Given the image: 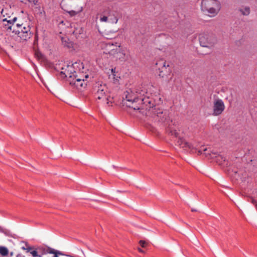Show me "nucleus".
<instances>
[{
	"mask_svg": "<svg viewBox=\"0 0 257 257\" xmlns=\"http://www.w3.org/2000/svg\"><path fill=\"white\" fill-rule=\"evenodd\" d=\"M151 85H141L135 88H128L125 90L123 94V98L132 103L141 100L144 103H150V100H148L150 95L152 94Z\"/></svg>",
	"mask_w": 257,
	"mask_h": 257,
	"instance_id": "nucleus-1",
	"label": "nucleus"
},
{
	"mask_svg": "<svg viewBox=\"0 0 257 257\" xmlns=\"http://www.w3.org/2000/svg\"><path fill=\"white\" fill-rule=\"evenodd\" d=\"M201 12L206 16L212 18L219 13L221 5L217 0H202L200 4Z\"/></svg>",
	"mask_w": 257,
	"mask_h": 257,
	"instance_id": "nucleus-2",
	"label": "nucleus"
},
{
	"mask_svg": "<svg viewBox=\"0 0 257 257\" xmlns=\"http://www.w3.org/2000/svg\"><path fill=\"white\" fill-rule=\"evenodd\" d=\"M61 6L71 17L78 15L83 9L79 0H62Z\"/></svg>",
	"mask_w": 257,
	"mask_h": 257,
	"instance_id": "nucleus-3",
	"label": "nucleus"
},
{
	"mask_svg": "<svg viewBox=\"0 0 257 257\" xmlns=\"http://www.w3.org/2000/svg\"><path fill=\"white\" fill-rule=\"evenodd\" d=\"M95 96L96 99L99 100L102 103H106L109 106L112 103V97L110 90L105 84H98Z\"/></svg>",
	"mask_w": 257,
	"mask_h": 257,
	"instance_id": "nucleus-4",
	"label": "nucleus"
},
{
	"mask_svg": "<svg viewBox=\"0 0 257 257\" xmlns=\"http://www.w3.org/2000/svg\"><path fill=\"white\" fill-rule=\"evenodd\" d=\"M171 135L174 136L176 138H178L177 144L180 148L183 149L186 151H189L193 152L196 149L197 146L195 145V142H190L186 141L183 138H181L178 131L174 128L170 127L168 131Z\"/></svg>",
	"mask_w": 257,
	"mask_h": 257,
	"instance_id": "nucleus-5",
	"label": "nucleus"
},
{
	"mask_svg": "<svg viewBox=\"0 0 257 257\" xmlns=\"http://www.w3.org/2000/svg\"><path fill=\"white\" fill-rule=\"evenodd\" d=\"M16 20V17L13 19H11L10 17L5 18L2 20L3 25L6 29L12 31L16 34H18L19 32H25V29H24L25 26L22 27L21 25L15 24Z\"/></svg>",
	"mask_w": 257,
	"mask_h": 257,
	"instance_id": "nucleus-6",
	"label": "nucleus"
},
{
	"mask_svg": "<svg viewBox=\"0 0 257 257\" xmlns=\"http://www.w3.org/2000/svg\"><path fill=\"white\" fill-rule=\"evenodd\" d=\"M81 68L83 69L82 63L80 62H75L70 65H67L66 68H63L62 69L64 71L61 73H63L66 77H69V79H71L76 76L74 73L80 71Z\"/></svg>",
	"mask_w": 257,
	"mask_h": 257,
	"instance_id": "nucleus-7",
	"label": "nucleus"
},
{
	"mask_svg": "<svg viewBox=\"0 0 257 257\" xmlns=\"http://www.w3.org/2000/svg\"><path fill=\"white\" fill-rule=\"evenodd\" d=\"M159 75L164 78H168L171 75V70L169 65L164 60H159L156 63Z\"/></svg>",
	"mask_w": 257,
	"mask_h": 257,
	"instance_id": "nucleus-8",
	"label": "nucleus"
},
{
	"mask_svg": "<svg viewBox=\"0 0 257 257\" xmlns=\"http://www.w3.org/2000/svg\"><path fill=\"white\" fill-rule=\"evenodd\" d=\"M199 40L202 47L212 48L215 43V40L209 35L202 33L199 35Z\"/></svg>",
	"mask_w": 257,
	"mask_h": 257,
	"instance_id": "nucleus-9",
	"label": "nucleus"
},
{
	"mask_svg": "<svg viewBox=\"0 0 257 257\" xmlns=\"http://www.w3.org/2000/svg\"><path fill=\"white\" fill-rule=\"evenodd\" d=\"M88 77V75L86 74L84 76H75L73 78L69 80V83L71 85L74 86L78 89H81L84 88L86 83L85 82V79Z\"/></svg>",
	"mask_w": 257,
	"mask_h": 257,
	"instance_id": "nucleus-10",
	"label": "nucleus"
},
{
	"mask_svg": "<svg viewBox=\"0 0 257 257\" xmlns=\"http://www.w3.org/2000/svg\"><path fill=\"white\" fill-rule=\"evenodd\" d=\"M225 108L223 102L221 99H216L213 102V112L214 115L220 114Z\"/></svg>",
	"mask_w": 257,
	"mask_h": 257,
	"instance_id": "nucleus-11",
	"label": "nucleus"
},
{
	"mask_svg": "<svg viewBox=\"0 0 257 257\" xmlns=\"http://www.w3.org/2000/svg\"><path fill=\"white\" fill-rule=\"evenodd\" d=\"M119 44V43H117L115 44L110 43L102 44V48L103 49V52L113 56L115 52V49H116Z\"/></svg>",
	"mask_w": 257,
	"mask_h": 257,
	"instance_id": "nucleus-12",
	"label": "nucleus"
},
{
	"mask_svg": "<svg viewBox=\"0 0 257 257\" xmlns=\"http://www.w3.org/2000/svg\"><path fill=\"white\" fill-rule=\"evenodd\" d=\"M125 56V53L124 48L121 47V45L119 44L116 49H115V52H114V54H113V56L117 59H124Z\"/></svg>",
	"mask_w": 257,
	"mask_h": 257,
	"instance_id": "nucleus-13",
	"label": "nucleus"
},
{
	"mask_svg": "<svg viewBox=\"0 0 257 257\" xmlns=\"http://www.w3.org/2000/svg\"><path fill=\"white\" fill-rule=\"evenodd\" d=\"M24 29H25V32H19L17 35L22 40H27L30 37V28L24 27Z\"/></svg>",
	"mask_w": 257,
	"mask_h": 257,
	"instance_id": "nucleus-14",
	"label": "nucleus"
},
{
	"mask_svg": "<svg viewBox=\"0 0 257 257\" xmlns=\"http://www.w3.org/2000/svg\"><path fill=\"white\" fill-rule=\"evenodd\" d=\"M107 16L109 20V23L115 24L117 23L118 19L117 18L116 13L109 11L108 13Z\"/></svg>",
	"mask_w": 257,
	"mask_h": 257,
	"instance_id": "nucleus-15",
	"label": "nucleus"
},
{
	"mask_svg": "<svg viewBox=\"0 0 257 257\" xmlns=\"http://www.w3.org/2000/svg\"><path fill=\"white\" fill-rule=\"evenodd\" d=\"M62 45L67 48H70L72 47V43L70 40L66 36L62 37L61 38Z\"/></svg>",
	"mask_w": 257,
	"mask_h": 257,
	"instance_id": "nucleus-16",
	"label": "nucleus"
},
{
	"mask_svg": "<svg viewBox=\"0 0 257 257\" xmlns=\"http://www.w3.org/2000/svg\"><path fill=\"white\" fill-rule=\"evenodd\" d=\"M51 247L46 246V247H39L37 248L38 251L40 253V255L42 256L44 254H49L51 252Z\"/></svg>",
	"mask_w": 257,
	"mask_h": 257,
	"instance_id": "nucleus-17",
	"label": "nucleus"
},
{
	"mask_svg": "<svg viewBox=\"0 0 257 257\" xmlns=\"http://www.w3.org/2000/svg\"><path fill=\"white\" fill-rule=\"evenodd\" d=\"M216 162L219 164V165H227V164H225V157H224L223 156H222V155H218L217 157H216Z\"/></svg>",
	"mask_w": 257,
	"mask_h": 257,
	"instance_id": "nucleus-18",
	"label": "nucleus"
},
{
	"mask_svg": "<svg viewBox=\"0 0 257 257\" xmlns=\"http://www.w3.org/2000/svg\"><path fill=\"white\" fill-rule=\"evenodd\" d=\"M239 11L242 15L247 16L250 13V9L248 7H242L239 9Z\"/></svg>",
	"mask_w": 257,
	"mask_h": 257,
	"instance_id": "nucleus-19",
	"label": "nucleus"
},
{
	"mask_svg": "<svg viewBox=\"0 0 257 257\" xmlns=\"http://www.w3.org/2000/svg\"><path fill=\"white\" fill-rule=\"evenodd\" d=\"M0 254L2 256H7L9 254V250L7 247L0 246Z\"/></svg>",
	"mask_w": 257,
	"mask_h": 257,
	"instance_id": "nucleus-20",
	"label": "nucleus"
},
{
	"mask_svg": "<svg viewBox=\"0 0 257 257\" xmlns=\"http://www.w3.org/2000/svg\"><path fill=\"white\" fill-rule=\"evenodd\" d=\"M50 251H51V252H50L49 254H54L53 257H58L59 255H64V254L62 252H61L59 250H56L53 248H51V250Z\"/></svg>",
	"mask_w": 257,
	"mask_h": 257,
	"instance_id": "nucleus-21",
	"label": "nucleus"
},
{
	"mask_svg": "<svg viewBox=\"0 0 257 257\" xmlns=\"http://www.w3.org/2000/svg\"><path fill=\"white\" fill-rule=\"evenodd\" d=\"M20 1L23 3H26V1H28L30 3L32 4V6H37L38 3V0H20Z\"/></svg>",
	"mask_w": 257,
	"mask_h": 257,
	"instance_id": "nucleus-22",
	"label": "nucleus"
},
{
	"mask_svg": "<svg viewBox=\"0 0 257 257\" xmlns=\"http://www.w3.org/2000/svg\"><path fill=\"white\" fill-rule=\"evenodd\" d=\"M100 21L101 22L109 23V20L107 16H101L100 18Z\"/></svg>",
	"mask_w": 257,
	"mask_h": 257,
	"instance_id": "nucleus-23",
	"label": "nucleus"
},
{
	"mask_svg": "<svg viewBox=\"0 0 257 257\" xmlns=\"http://www.w3.org/2000/svg\"><path fill=\"white\" fill-rule=\"evenodd\" d=\"M38 252H39L38 250H32L30 251V253L32 255L33 257H42V255L39 254Z\"/></svg>",
	"mask_w": 257,
	"mask_h": 257,
	"instance_id": "nucleus-24",
	"label": "nucleus"
},
{
	"mask_svg": "<svg viewBox=\"0 0 257 257\" xmlns=\"http://www.w3.org/2000/svg\"><path fill=\"white\" fill-rule=\"evenodd\" d=\"M207 151V149L206 148H203V149L202 150H200L198 151V153L199 154H204L206 155H207V154H209L208 153H207L206 152Z\"/></svg>",
	"mask_w": 257,
	"mask_h": 257,
	"instance_id": "nucleus-25",
	"label": "nucleus"
},
{
	"mask_svg": "<svg viewBox=\"0 0 257 257\" xmlns=\"http://www.w3.org/2000/svg\"><path fill=\"white\" fill-rule=\"evenodd\" d=\"M26 246L27 247L26 248V249L25 250H26L27 252L31 251L32 247L29 246L27 244H26Z\"/></svg>",
	"mask_w": 257,
	"mask_h": 257,
	"instance_id": "nucleus-26",
	"label": "nucleus"
},
{
	"mask_svg": "<svg viewBox=\"0 0 257 257\" xmlns=\"http://www.w3.org/2000/svg\"><path fill=\"white\" fill-rule=\"evenodd\" d=\"M139 243L143 247H144L145 246L146 242L145 241L141 240L139 241Z\"/></svg>",
	"mask_w": 257,
	"mask_h": 257,
	"instance_id": "nucleus-27",
	"label": "nucleus"
},
{
	"mask_svg": "<svg viewBox=\"0 0 257 257\" xmlns=\"http://www.w3.org/2000/svg\"><path fill=\"white\" fill-rule=\"evenodd\" d=\"M64 25V22L63 21H61L59 24V27L60 28H63V26Z\"/></svg>",
	"mask_w": 257,
	"mask_h": 257,
	"instance_id": "nucleus-28",
	"label": "nucleus"
},
{
	"mask_svg": "<svg viewBox=\"0 0 257 257\" xmlns=\"http://www.w3.org/2000/svg\"><path fill=\"white\" fill-rule=\"evenodd\" d=\"M111 72H112V74L113 75V78H114V81H118V77L117 78H115V75H114V71H113V69L111 70Z\"/></svg>",
	"mask_w": 257,
	"mask_h": 257,
	"instance_id": "nucleus-29",
	"label": "nucleus"
},
{
	"mask_svg": "<svg viewBox=\"0 0 257 257\" xmlns=\"http://www.w3.org/2000/svg\"><path fill=\"white\" fill-rule=\"evenodd\" d=\"M163 113V112L161 111H160L159 112H158L157 113V116L159 117H161V114H162Z\"/></svg>",
	"mask_w": 257,
	"mask_h": 257,
	"instance_id": "nucleus-30",
	"label": "nucleus"
},
{
	"mask_svg": "<svg viewBox=\"0 0 257 257\" xmlns=\"http://www.w3.org/2000/svg\"><path fill=\"white\" fill-rule=\"evenodd\" d=\"M16 257H25V256L22 254L19 253L17 255Z\"/></svg>",
	"mask_w": 257,
	"mask_h": 257,
	"instance_id": "nucleus-31",
	"label": "nucleus"
},
{
	"mask_svg": "<svg viewBox=\"0 0 257 257\" xmlns=\"http://www.w3.org/2000/svg\"><path fill=\"white\" fill-rule=\"evenodd\" d=\"M138 249L139 252H142V253H144V251L143 249H142L141 248H138Z\"/></svg>",
	"mask_w": 257,
	"mask_h": 257,
	"instance_id": "nucleus-32",
	"label": "nucleus"
},
{
	"mask_svg": "<svg viewBox=\"0 0 257 257\" xmlns=\"http://www.w3.org/2000/svg\"><path fill=\"white\" fill-rule=\"evenodd\" d=\"M135 110H139L140 109V107H133Z\"/></svg>",
	"mask_w": 257,
	"mask_h": 257,
	"instance_id": "nucleus-33",
	"label": "nucleus"
},
{
	"mask_svg": "<svg viewBox=\"0 0 257 257\" xmlns=\"http://www.w3.org/2000/svg\"><path fill=\"white\" fill-rule=\"evenodd\" d=\"M26 247H27L26 246H22L21 248H22V249L25 250Z\"/></svg>",
	"mask_w": 257,
	"mask_h": 257,
	"instance_id": "nucleus-34",
	"label": "nucleus"
},
{
	"mask_svg": "<svg viewBox=\"0 0 257 257\" xmlns=\"http://www.w3.org/2000/svg\"><path fill=\"white\" fill-rule=\"evenodd\" d=\"M14 255V252H10V256H13Z\"/></svg>",
	"mask_w": 257,
	"mask_h": 257,
	"instance_id": "nucleus-35",
	"label": "nucleus"
},
{
	"mask_svg": "<svg viewBox=\"0 0 257 257\" xmlns=\"http://www.w3.org/2000/svg\"><path fill=\"white\" fill-rule=\"evenodd\" d=\"M0 231H1V232H3V228H2V227H1V226H0Z\"/></svg>",
	"mask_w": 257,
	"mask_h": 257,
	"instance_id": "nucleus-36",
	"label": "nucleus"
},
{
	"mask_svg": "<svg viewBox=\"0 0 257 257\" xmlns=\"http://www.w3.org/2000/svg\"><path fill=\"white\" fill-rule=\"evenodd\" d=\"M36 55H37L38 57H39V54L38 53H37ZM40 55H41V54H40Z\"/></svg>",
	"mask_w": 257,
	"mask_h": 257,
	"instance_id": "nucleus-37",
	"label": "nucleus"
},
{
	"mask_svg": "<svg viewBox=\"0 0 257 257\" xmlns=\"http://www.w3.org/2000/svg\"><path fill=\"white\" fill-rule=\"evenodd\" d=\"M252 202L253 203V204H255V202L254 200H252Z\"/></svg>",
	"mask_w": 257,
	"mask_h": 257,
	"instance_id": "nucleus-38",
	"label": "nucleus"
},
{
	"mask_svg": "<svg viewBox=\"0 0 257 257\" xmlns=\"http://www.w3.org/2000/svg\"><path fill=\"white\" fill-rule=\"evenodd\" d=\"M192 211H196V210L192 209Z\"/></svg>",
	"mask_w": 257,
	"mask_h": 257,
	"instance_id": "nucleus-39",
	"label": "nucleus"
},
{
	"mask_svg": "<svg viewBox=\"0 0 257 257\" xmlns=\"http://www.w3.org/2000/svg\"><path fill=\"white\" fill-rule=\"evenodd\" d=\"M73 33H75L76 34H77V32H76L75 31H74V32H73Z\"/></svg>",
	"mask_w": 257,
	"mask_h": 257,
	"instance_id": "nucleus-40",
	"label": "nucleus"
},
{
	"mask_svg": "<svg viewBox=\"0 0 257 257\" xmlns=\"http://www.w3.org/2000/svg\"><path fill=\"white\" fill-rule=\"evenodd\" d=\"M4 12V10H3V11H2V13H3Z\"/></svg>",
	"mask_w": 257,
	"mask_h": 257,
	"instance_id": "nucleus-41",
	"label": "nucleus"
}]
</instances>
